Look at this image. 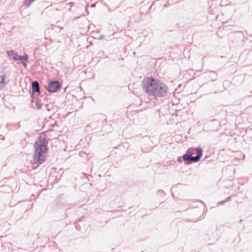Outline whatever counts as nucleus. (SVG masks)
<instances>
[{"mask_svg":"<svg viewBox=\"0 0 252 252\" xmlns=\"http://www.w3.org/2000/svg\"><path fill=\"white\" fill-rule=\"evenodd\" d=\"M141 84L143 90L149 95L154 97L165 96L168 92V88L165 84L152 77L144 79Z\"/></svg>","mask_w":252,"mask_h":252,"instance_id":"f257e3e1","label":"nucleus"},{"mask_svg":"<svg viewBox=\"0 0 252 252\" xmlns=\"http://www.w3.org/2000/svg\"><path fill=\"white\" fill-rule=\"evenodd\" d=\"M47 144L46 139L41 137L38 138L35 142L33 154V161L35 164L38 165L46 160L48 150Z\"/></svg>","mask_w":252,"mask_h":252,"instance_id":"f03ea898","label":"nucleus"},{"mask_svg":"<svg viewBox=\"0 0 252 252\" xmlns=\"http://www.w3.org/2000/svg\"><path fill=\"white\" fill-rule=\"evenodd\" d=\"M203 155V150L198 147L195 149L189 148L183 156V159L185 164H190L192 162H198Z\"/></svg>","mask_w":252,"mask_h":252,"instance_id":"7ed1b4c3","label":"nucleus"},{"mask_svg":"<svg viewBox=\"0 0 252 252\" xmlns=\"http://www.w3.org/2000/svg\"><path fill=\"white\" fill-rule=\"evenodd\" d=\"M32 93L31 97H32V99L31 102H33L34 101L35 97H36V95L38 96L40 94L39 85L37 81H35L32 82Z\"/></svg>","mask_w":252,"mask_h":252,"instance_id":"20e7f679","label":"nucleus"},{"mask_svg":"<svg viewBox=\"0 0 252 252\" xmlns=\"http://www.w3.org/2000/svg\"><path fill=\"white\" fill-rule=\"evenodd\" d=\"M61 87L60 83L58 81H52L49 82L48 86V91L49 92H56Z\"/></svg>","mask_w":252,"mask_h":252,"instance_id":"39448f33","label":"nucleus"},{"mask_svg":"<svg viewBox=\"0 0 252 252\" xmlns=\"http://www.w3.org/2000/svg\"><path fill=\"white\" fill-rule=\"evenodd\" d=\"M28 56L27 54H25L23 56L18 55L17 57H14V60L15 61H21L22 62L25 61H28Z\"/></svg>","mask_w":252,"mask_h":252,"instance_id":"423d86ee","label":"nucleus"},{"mask_svg":"<svg viewBox=\"0 0 252 252\" xmlns=\"http://www.w3.org/2000/svg\"><path fill=\"white\" fill-rule=\"evenodd\" d=\"M35 101V105H36V108L37 110H39L40 109H41L42 105H43V103L41 102V100L40 98H36V97H35V99H34V102Z\"/></svg>","mask_w":252,"mask_h":252,"instance_id":"0eeeda50","label":"nucleus"},{"mask_svg":"<svg viewBox=\"0 0 252 252\" xmlns=\"http://www.w3.org/2000/svg\"><path fill=\"white\" fill-rule=\"evenodd\" d=\"M7 55L9 57H11V56L14 59V57H17L18 56V53H15L13 50H9V51H7Z\"/></svg>","mask_w":252,"mask_h":252,"instance_id":"6e6552de","label":"nucleus"},{"mask_svg":"<svg viewBox=\"0 0 252 252\" xmlns=\"http://www.w3.org/2000/svg\"><path fill=\"white\" fill-rule=\"evenodd\" d=\"M5 79H4V76H3L2 77H0V87H3L5 84Z\"/></svg>","mask_w":252,"mask_h":252,"instance_id":"1a4fd4ad","label":"nucleus"},{"mask_svg":"<svg viewBox=\"0 0 252 252\" xmlns=\"http://www.w3.org/2000/svg\"><path fill=\"white\" fill-rule=\"evenodd\" d=\"M35 0H25L24 1V5L26 7H29L31 5V3Z\"/></svg>","mask_w":252,"mask_h":252,"instance_id":"9d476101","label":"nucleus"},{"mask_svg":"<svg viewBox=\"0 0 252 252\" xmlns=\"http://www.w3.org/2000/svg\"><path fill=\"white\" fill-rule=\"evenodd\" d=\"M225 202H226V201H225V200H223V201H221L218 203V205H222Z\"/></svg>","mask_w":252,"mask_h":252,"instance_id":"9b49d317","label":"nucleus"},{"mask_svg":"<svg viewBox=\"0 0 252 252\" xmlns=\"http://www.w3.org/2000/svg\"><path fill=\"white\" fill-rule=\"evenodd\" d=\"M231 197V196H229L228 197H227V198L225 200V201H226V202L229 201H230V200Z\"/></svg>","mask_w":252,"mask_h":252,"instance_id":"f8f14e48","label":"nucleus"},{"mask_svg":"<svg viewBox=\"0 0 252 252\" xmlns=\"http://www.w3.org/2000/svg\"><path fill=\"white\" fill-rule=\"evenodd\" d=\"M22 64L25 67H26L27 65V64L24 61L22 62Z\"/></svg>","mask_w":252,"mask_h":252,"instance_id":"ddd939ff","label":"nucleus"},{"mask_svg":"<svg viewBox=\"0 0 252 252\" xmlns=\"http://www.w3.org/2000/svg\"><path fill=\"white\" fill-rule=\"evenodd\" d=\"M84 218V216H82L81 218H79L77 220V222H80Z\"/></svg>","mask_w":252,"mask_h":252,"instance_id":"4468645a","label":"nucleus"},{"mask_svg":"<svg viewBox=\"0 0 252 252\" xmlns=\"http://www.w3.org/2000/svg\"><path fill=\"white\" fill-rule=\"evenodd\" d=\"M177 161L179 162H181L182 160L180 158H178V159H177Z\"/></svg>","mask_w":252,"mask_h":252,"instance_id":"2eb2a0df","label":"nucleus"},{"mask_svg":"<svg viewBox=\"0 0 252 252\" xmlns=\"http://www.w3.org/2000/svg\"><path fill=\"white\" fill-rule=\"evenodd\" d=\"M95 3H92V4H91V6L92 7H94L95 6Z\"/></svg>","mask_w":252,"mask_h":252,"instance_id":"dca6fc26","label":"nucleus"},{"mask_svg":"<svg viewBox=\"0 0 252 252\" xmlns=\"http://www.w3.org/2000/svg\"><path fill=\"white\" fill-rule=\"evenodd\" d=\"M104 37V36L103 35H101L99 37L100 39H102Z\"/></svg>","mask_w":252,"mask_h":252,"instance_id":"f3484780","label":"nucleus"},{"mask_svg":"<svg viewBox=\"0 0 252 252\" xmlns=\"http://www.w3.org/2000/svg\"><path fill=\"white\" fill-rule=\"evenodd\" d=\"M158 191H159V192H162L163 191H162V190H159Z\"/></svg>","mask_w":252,"mask_h":252,"instance_id":"a211bd4d","label":"nucleus"}]
</instances>
